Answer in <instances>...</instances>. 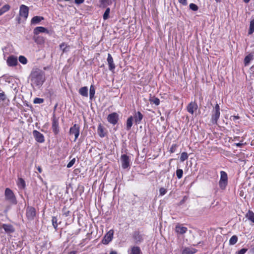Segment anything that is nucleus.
<instances>
[{
    "label": "nucleus",
    "instance_id": "f257e3e1",
    "mask_svg": "<svg viewBox=\"0 0 254 254\" xmlns=\"http://www.w3.org/2000/svg\"><path fill=\"white\" fill-rule=\"evenodd\" d=\"M29 79L32 86H41L45 80L44 72L38 68H33L30 74Z\"/></svg>",
    "mask_w": 254,
    "mask_h": 254
},
{
    "label": "nucleus",
    "instance_id": "f03ea898",
    "mask_svg": "<svg viewBox=\"0 0 254 254\" xmlns=\"http://www.w3.org/2000/svg\"><path fill=\"white\" fill-rule=\"evenodd\" d=\"M4 196L6 200L12 204H16L17 200L13 191L9 188H6L4 191Z\"/></svg>",
    "mask_w": 254,
    "mask_h": 254
},
{
    "label": "nucleus",
    "instance_id": "7ed1b4c3",
    "mask_svg": "<svg viewBox=\"0 0 254 254\" xmlns=\"http://www.w3.org/2000/svg\"><path fill=\"white\" fill-rule=\"evenodd\" d=\"M220 107L218 104H217L214 107L212 112V116L211 122L213 124H217V121L220 117Z\"/></svg>",
    "mask_w": 254,
    "mask_h": 254
},
{
    "label": "nucleus",
    "instance_id": "20e7f679",
    "mask_svg": "<svg viewBox=\"0 0 254 254\" xmlns=\"http://www.w3.org/2000/svg\"><path fill=\"white\" fill-rule=\"evenodd\" d=\"M228 185V176L227 173L221 171L220 172V179L219 182V185L221 190H225Z\"/></svg>",
    "mask_w": 254,
    "mask_h": 254
},
{
    "label": "nucleus",
    "instance_id": "39448f33",
    "mask_svg": "<svg viewBox=\"0 0 254 254\" xmlns=\"http://www.w3.org/2000/svg\"><path fill=\"white\" fill-rule=\"evenodd\" d=\"M80 127L77 124H74L69 129V133L70 135H74V141H75L79 135Z\"/></svg>",
    "mask_w": 254,
    "mask_h": 254
},
{
    "label": "nucleus",
    "instance_id": "423d86ee",
    "mask_svg": "<svg viewBox=\"0 0 254 254\" xmlns=\"http://www.w3.org/2000/svg\"><path fill=\"white\" fill-rule=\"evenodd\" d=\"M121 162L122 167L124 169L128 168L130 166V159L129 157L126 154H122L121 155Z\"/></svg>",
    "mask_w": 254,
    "mask_h": 254
},
{
    "label": "nucleus",
    "instance_id": "0eeeda50",
    "mask_svg": "<svg viewBox=\"0 0 254 254\" xmlns=\"http://www.w3.org/2000/svg\"><path fill=\"white\" fill-rule=\"evenodd\" d=\"M29 10V9L27 6L21 4L19 7V15L26 19L28 16Z\"/></svg>",
    "mask_w": 254,
    "mask_h": 254
},
{
    "label": "nucleus",
    "instance_id": "6e6552de",
    "mask_svg": "<svg viewBox=\"0 0 254 254\" xmlns=\"http://www.w3.org/2000/svg\"><path fill=\"white\" fill-rule=\"evenodd\" d=\"M52 128L55 134L56 135L59 133L60 131L59 121L58 119L56 118L55 116H54L52 119Z\"/></svg>",
    "mask_w": 254,
    "mask_h": 254
},
{
    "label": "nucleus",
    "instance_id": "1a4fd4ad",
    "mask_svg": "<svg viewBox=\"0 0 254 254\" xmlns=\"http://www.w3.org/2000/svg\"><path fill=\"white\" fill-rule=\"evenodd\" d=\"M114 231L113 230H110L105 235L103 240L102 243L104 244L107 245L110 242L113 238Z\"/></svg>",
    "mask_w": 254,
    "mask_h": 254
},
{
    "label": "nucleus",
    "instance_id": "9d476101",
    "mask_svg": "<svg viewBox=\"0 0 254 254\" xmlns=\"http://www.w3.org/2000/svg\"><path fill=\"white\" fill-rule=\"evenodd\" d=\"M107 120L110 123L115 125L118 121L119 115L117 113H111L108 115Z\"/></svg>",
    "mask_w": 254,
    "mask_h": 254
},
{
    "label": "nucleus",
    "instance_id": "9b49d317",
    "mask_svg": "<svg viewBox=\"0 0 254 254\" xmlns=\"http://www.w3.org/2000/svg\"><path fill=\"white\" fill-rule=\"evenodd\" d=\"M33 134L36 141L40 143H43L45 141V138L43 134L39 131L34 130L33 131Z\"/></svg>",
    "mask_w": 254,
    "mask_h": 254
},
{
    "label": "nucleus",
    "instance_id": "f8f14e48",
    "mask_svg": "<svg viewBox=\"0 0 254 254\" xmlns=\"http://www.w3.org/2000/svg\"><path fill=\"white\" fill-rule=\"evenodd\" d=\"M36 215L35 209L33 207H28L26 210V216L28 219L32 220Z\"/></svg>",
    "mask_w": 254,
    "mask_h": 254
},
{
    "label": "nucleus",
    "instance_id": "ddd939ff",
    "mask_svg": "<svg viewBox=\"0 0 254 254\" xmlns=\"http://www.w3.org/2000/svg\"><path fill=\"white\" fill-rule=\"evenodd\" d=\"M133 238L136 244L140 243L143 241V235L138 231H135L133 233Z\"/></svg>",
    "mask_w": 254,
    "mask_h": 254
},
{
    "label": "nucleus",
    "instance_id": "4468645a",
    "mask_svg": "<svg viewBox=\"0 0 254 254\" xmlns=\"http://www.w3.org/2000/svg\"><path fill=\"white\" fill-rule=\"evenodd\" d=\"M7 64L9 66H14L17 64V59L14 56H9L6 61Z\"/></svg>",
    "mask_w": 254,
    "mask_h": 254
},
{
    "label": "nucleus",
    "instance_id": "2eb2a0df",
    "mask_svg": "<svg viewBox=\"0 0 254 254\" xmlns=\"http://www.w3.org/2000/svg\"><path fill=\"white\" fill-rule=\"evenodd\" d=\"M197 104L194 102H191L187 106V111L191 115L197 109Z\"/></svg>",
    "mask_w": 254,
    "mask_h": 254
},
{
    "label": "nucleus",
    "instance_id": "dca6fc26",
    "mask_svg": "<svg viewBox=\"0 0 254 254\" xmlns=\"http://www.w3.org/2000/svg\"><path fill=\"white\" fill-rule=\"evenodd\" d=\"M107 62L109 65V70L113 71L115 68V65L114 63L113 59L110 54H108Z\"/></svg>",
    "mask_w": 254,
    "mask_h": 254
},
{
    "label": "nucleus",
    "instance_id": "f3484780",
    "mask_svg": "<svg viewBox=\"0 0 254 254\" xmlns=\"http://www.w3.org/2000/svg\"><path fill=\"white\" fill-rule=\"evenodd\" d=\"M1 228L4 229V231L7 234H10L14 232V228L10 224H3L1 225Z\"/></svg>",
    "mask_w": 254,
    "mask_h": 254
},
{
    "label": "nucleus",
    "instance_id": "a211bd4d",
    "mask_svg": "<svg viewBox=\"0 0 254 254\" xmlns=\"http://www.w3.org/2000/svg\"><path fill=\"white\" fill-rule=\"evenodd\" d=\"M40 33H48L49 31L48 29L44 27H36L35 28L33 31V33L35 35H37Z\"/></svg>",
    "mask_w": 254,
    "mask_h": 254
},
{
    "label": "nucleus",
    "instance_id": "6ab92c4d",
    "mask_svg": "<svg viewBox=\"0 0 254 254\" xmlns=\"http://www.w3.org/2000/svg\"><path fill=\"white\" fill-rule=\"evenodd\" d=\"M143 117V115L140 112H137L134 113L133 119H134V121L136 124H139L141 123Z\"/></svg>",
    "mask_w": 254,
    "mask_h": 254
},
{
    "label": "nucleus",
    "instance_id": "aec40b11",
    "mask_svg": "<svg viewBox=\"0 0 254 254\" xmlns=\"http://www.w3.org/2000/svg\"><path fill=\"white\" fill-rule=\"evenodd\" d=\"M187 230L188 229L187 227L179 224L177 225L175 227L176 232L180 234H185L187 232Z\"/></svg>",
    "mask_w": 254,
    "mask_h": 254
},
{
    "label": "nucleus",
    "instance_id": "412c9836",
    "mask_svg": "<svg viewBox=\"0 0 254 254\" xmlns=\"http://www.w3.org/2000/svg\"><path fill=\"white\" fill-rule=\"evenodd\" d=\"M44 20V17L40 16H35L31 20V25H36L39 24L41 21Z\"/></svg>",
    "mask_w": 254,
    "mask_h": 254
},
{
    "label": "nucleus",
    "instance_id": "4be33fe9",
    "mask_svg": "<svg viewBox=\"0 0 254 254\" xmlns=\"http://www.w3.org/2000/svg\"><path fill=\"white\" fill-rule=\"evenodd\" d=\"M128 254H140L141 250L139 247L137 246H133L131 248V250L128 251Z\"/></svg>",
    "mask_w": 254,
    "mask_h": 254
},
{
    "label": "nucleus",
    "instance_id": "5701e85b",
    "mask_svg": "<svg viewBox=\"0 0 254 254\" xmlns=\"http://www.w3.org/2000/svg\"><path fill=\"white\" fill-rule=\"evenodd\" d=\"M88 89L87 87H82L79 89V93L80 94V95L83 97H87L88 96Z\"/></svg>",
    "mask_w": 254,
    "mask_h": 254
},
{
    "label": "nucleus",
    "instance_id": "b1692460",
    "mask_svg": "<svg viewBox=\"0 0 254 254\" xmlns=\"http://www.w3.org/2000/svg\"><path fill=\"white\" fill-rule=\"evenodd\" d=\"M17 185L20 189H24L26 186L25 181L21 178H19L18 179Z\"/></svg>",
    "mask_w": 254,
    "mask_h": 254
},
{
    "label": "nucleus",
    "instance_id": "393cba45",
    "mask_svg": "<svg viewBox=\"0 0 254 254\" xmlns=\"http://www.w3.org/2000/svg\"><path fill=\"white\" fill-rule=\"evenodd\" d=\"M97 132L101 137H104L106 135L104 131V128L101 124L99 125L98 127Z\"/></svg>",
    "mask_w": 254,
    "mask_h": 254
},
{
    "label": "nucleus",
    "instance_id": "a878e982",
    "mask_svg": "<svg viewBox=\"0 0 254 254\" xmlns=\"http://www.w3.org/2000/svg\"><path fill=\"white\" fill-rule=\"evenodd\" d=\"M132 122H133V117L132 116H130L127 119V121L126 129L127 130H129L131 128V127L132 126Z\"/></svg>",
    "mask_w": 254,
    "mask_h": 254
},
{
    "label": "nucleus",
    "instance_id": "bb28decb",
    "mask_svg": "<svg viewBox=\"0 0 254 254\" xmlns=\"http://www.w3.org/2000/svg\"><path fill=\"white\" fill-rule=\"evenodd\" d=\"M246 217L254 223V213L252 211L249 210L247 213Z\"/></svg>",
    "mask_w": 254,
    "mask_h": 254
},
{
    "label": "nucleus",
    "instance_id": "cd10ccee",
    "mask_svg": "<svg viewBox=\"0 0 254 254\" xmlns=\"http://www.w3.org/2000/svg\"><path fill=\"white\" fill-rule=\"evenodd\" d=\"M196 251L193 248H187L184 250L182 254H194Z\"/></svg>",
    "mask_w": 254,
    "mask_h": 254
},
{
    "label": "nucleus",
    "instance_id": "c85d7f7f",
    "mask_svg": "<svg viewBox=\"0 0 254 254\" xmlns=\"http://www.w3.org/2000/svg\"><path fill=\"white\" fill-rule=\"evenodd\" d=\"M33 39L34 41L38 44H42L44 42V38L40 36H34Z\"/></svg>",
    "mask_w": 254,
    "mask_h": 254
},
{
    "label": "nucleus",
    "instance_id": "c756f323",
    "mask_svg": "<svg viewBox=\"0 0 254 254\" xmlns=\"http://www.w3.org/2000/svg\"><path fill=\"white\" fill-rule=\"evenodd\" d=\"M10 6L9 4H5L0 9V16L10 9Z\"/></svg>",
    "mask_w": 254,
    "mask_h": 254
},
{
    "label": "nucleus",
    "instance_id": "7c9ffc66",
    "mask_svg": "<svg viewBox=\"0 0 254 254\" xmlns=\"http://www.w3.org/2000/svg\"><path fill=\"white\" fill-rule=\"evenodd\" d=\"M95 94V87L93 85H91L90 87V89H89V97H90V100H92V99L94 97Z\"/></svg>",
    "mask_w": 254,
    "mask_h": 254
},
{
    "label": "nucleus",
    "instance_id": "2f4dec72",
    "mask_svg": "<svg viewBox=\"0 0 254 254\" xmlns=\"http://www.w3.org/2000/svg\"><path fill=\"white\" fill-rule=\"evenodd\" d=\"M253 59V55L249 54L244 59V63L246 65H248L250 61Z\"/></svg>",
    "mask_w": 254,
    "mask_h": 254
},
{
    "label": "nucleus",
    "instance_id": "473e14b6",
    "mask_svg": "<svg viewBox=\"0 0 254 254\" xmlns=\"http://www.w3.org/2000/svg\"><path fill=\"white\" fill-rule=\"evenodd\" d=\"M254 32V20H252L250 22V28L248 34L249 35L252 34Z\"/></svg>",
    "mask_w": 254,
    "mask_h": 254
},
{
    "label": "nucleus",
    "instance_id": "72a5a7b5",
    "mask_svg": "<svg viewBox=\"0 0 254 254\" xmlns=\"http://www.w3.org/2000/svg\"><path fill=\"white\" fill-rule=\"evenodd\" d=\"M238 241V237L236 235H233L229 240V244L231 245H235Z\"/></svg>",
    "mask_w": 254,
    "mask_h": 254
},
{
    "label": "nucleus",
    "instance_id": "f704fd0d",
    "mask_svg": "<svg viewBox=\"0 0 254 254\" xmlns=\"http://www.w3.org/2000/svg\"><path fill=\"white\" fill-rule=\"evenodd\" d=\"M19 61L23 64H26L27 63V59L23 56H20L19 57Z\"/></svg>",
    "mask_w": 254,
    "mask_h": 254
},
{
    "label": "nucleus",
    "instance_id": "c9c22d12",
    "mask_svg": "<svg viewBox=\"0 0 254 254\" xmlns=\"http://www.w3.org/2000/svg\"><path fill=\"white\" fill-rule=\"evenodd\" d=\"M188 155L187 152H183L182 153L180 157V160L182 162H184L186 160L188 159Z\"/></svg>",
    "mask_w": 254,
    "mask_h": 254
},
{
    "label": "nucleus",
    "instance_id": "e433bc0d",
    "mask_svg": "<svg viewBox=\"0 0 254 254\" xmlns=\"http://www.w3.org/2000/svg\"><path fill=\"white\" fill-rule=\"evenodd\" d=\"M110 12V8H107L103 16V18L104 20H106L109 18V14Z\"/></svg>",
    "mask_w": 254,
    "mask_h": 254
},
{
    "label": "nucleus",
    "instance_id": "4c0bfd02",
    "mask_svg": "<svg viewBox=\"0 0 254 254\" xmlns=\"http://www.w3.org/2000/svg\"><path fill=\"white\" fill-rule=\"evenodd\" d=\"M150 101L151 103H153L156 106L159 105L160 104V100L157 98L154 97L150 99Z\"/></svg>",
    "mask_w": 254,
    "mask_h": 254
},
{
    "label": "nucleus",
    "instance_id": "58836bf2",
    "mask_svg": "<svg viewBox=\"0 0 254 254\" xmlns=\"http://www.w3.org/2000/svg\"><path fill=\"white\" fill-rule=\"evenodd\" d=\"M183 171L182 169H177V171H176V175L177 176V178L178 179H181L182 178V176H183Z\"/></svg>",
    "mask_w": 254,
    "mask_h": 254
},
{
    "label": "nucleus",
    "instance_id": "ea45409f",
    "mask_svg": "<svg viewBox=\"0 0 254 254\" xmlns=\"http://www.w3.org/2000/svg\"><path fill=\"white\" fill-rule=\"evenodd\" d=\"M58 219L56 217H53L52 219V224L55 229H57L58 227Z\"/></svg>",
    "mask_w": 254,
    "mask_h": 254
},
{
    "label": "nucleus",
    "instance_id": "a19ab883",
    "mask_svg": "<svg viewBox=\"0 0 254 254\" xmlns=\"http://www.w3.org/2000/svg\"><path fill=\"white\" fill-rule=\"evenodd\" d=\"M67 48L68 46L64 43H63L60 45V48L63 50V52H66L68 51Z\"/></svg>",
    "mask_w": 254,
    "mask_h": 254
},
{
    "label": "nucleus",
    "instance_id": "79ce46f5",
    "mask_svg": "<svg viewBox=\"0 0 254 254\" xmlns=\"http://www.w3.org/2000/svg\"><path fill=\"white\" fill-rule=\"evenodd\" d=\"M190 8L193 11H197L198 9V6L194 3H191L189 5Z\"/></svg>",
    "mask_w": 254,
    "mask_h": 254
},
{
    "label": "nucleus",
    "instance_id": "37998d69",
    "mask_svg": "<svg viewBox=\"0 0 254 254\" xmlns=\"http://www.w3.org/2000/svg\"><path fill=\"white\" fill-rule=\"evenodd\" d=\"M44 102V99L40 98H36L34 100L35 104H41Z\"/></svg>",
    "mask_w": 254,
    "mask_h": 254
},
{
    "label": "nucleus",
    "instance_id": "c03bdc74",
    "mask_svg": "<svg viewBox=\"0 0 254 254\" xmlns=\"http://www.w3.org/2000/svg\"><path fill=\"white\" fill-rule=\"evenodd\" d=\"M177 145L176 144H173L171 146L170 149V151L171 153H174L177 149Z\"/></svg>",
    "mask_w": 254,
    "mask_h": 254
},
{
    "label": "nucleus",
    "instance_id": "a18cd8bd",
    "mask_svg": "<svg viewBox=\"0 0 254 254\" xmlns=\"http://www.w3.org/2000/svg\"><path fill=\"white\" fill-rule=\"evenodd\" d=\"M75 162V158H73L67 165V168L71 167Z\"/></svg>",
    "mask_w": 254,
    "mask_h": 254
},
{
    "label": "nucleus",
    "instance_id": "49530a36",
    "mask_svg": "<svg viewBox=\"0 0 254 254\" xmlns=\"http://www.w3.org/2000/svg\"><path fill=\"white\" fill-rule=\"evenodd\" d=\"M166 192H167V190L164 188H161L159 189V193H160V195H164V194H166Z\"/></svg>",
    "mask_w": 254,
    "mask_h": 254
},
{
    "label": "nucleus",
    "instance_id": "de8ad7c7",
    "mask_svg": "<svg viewBox=\"0 0 254 254\" xmlns=\"http://www.w3.org/2000/svg\"><path fill=\"white\" fill-rule=\"evenodd\" d=\"M6 99V96L3 92L0 93V101H4Z\"/></svg>",
    "mask_w": 254,
    "mask_h": 254
},
{
    "label": "nucleus",
    "instance_id": "09e8293b",
    "mask_svg": "<svg viewBox=\"0 0 254 254\" xmlns=\"http://www.w3.org/2000/svg\"><path fill=\"white\" fill-rule=\"evenodd\" d=\"M247 251V249H242L238 252L237 254H245Z\"/></svg>",
    "mask_w": 254,
    "mask_h": 254
},
{
    "label": "nucleus",
    "instance_id": "8fccbe9b",
    "mask_svg": "<svg viewBox=\"0 0 254 254\" xmlns=\"http://www.w3.org/2000/svg\"><path fill=\"white\" fill-rule=\"evenodd\" d=\"M178 1L183 5L188 4L187 0H178Z\"/></svg>",
    "mask_w": 254,
    "mask_h": 254
},
{
    "label": "nucleus",
    "instance_id": "3c124183",
    "mask_svg": "<svg viewBox=\"0 0 254 254\" xmlns=\"http://www.w3.org/2000/svg\"><path fill=\"white\" fill-rule=\"evenodd\" d=\"M84 1V0H74V2L76 4H80L83 3Z\"/></svg>",
    "mask_w": 254,
    "mask_h": 254
},
{
    "label": "nucleus",
    "instance_id": "603ef678",
    "mask_svg": "<svg viewBox=\"0 0 254 254\" xmlns=\"http://www.w3.org/2000/svg\"><path fill=\"white\" fill-rule=\"evenodd\" d=\"M37 169L40 173H41L42 171V168L40 166L37 167Z\"/></svg>",
    "mask_w": 254,
    "mask_h": 254
},
{
    "label": "nucleus",
    "instance_id": "864d4df0",
    "mask_svg": "<svg viewBox=\"0 0 254 254\" xmlns=\"http://www.w3.org/2000/svg\"><path fill=\"white\" fill-rule=\"evenodd\" d=\"M235 145L237 146V147H241L243 145V143H235Z\"/></svg>",
    "mask_w": 254,
    "mask_h": 254
},
{
    "label": "nucleus",
    "instance_id": "5fc2aeb1",
    "mask_svg": "<svg viewBox=\"0 0 254 254\" xmlns=\"http://www.w3.org/2000/svg\"><path fill=\"white\" fill-rule=\"evenodd\" d=\"M250 252L251 254H254V247L250 250Z\"/></svg>",
    "mask_w": 254,
    "mask_h": 254
},
{
    "label": "nucleus",
    "instance_id": "6e6d98bb",
    "mask_svg": "<svg viewBox=\"0 0 254 254\" xmlns=\"http://www.w3.org/2000/svg\"><path fill=\"white\" fill-rule=\"evenodd\" d=\"M68 254H76V252L72 251L68 253Z\"/></svg>",
    "mask_w": 254,
    "mask_h": 254
},
{
    "label": "nucleus",
    "instance_id": "4d7b16f0",
    "mask_svg": "<svg viewBox=\"0 0 254 254\" xmlns=\"http://www.w3.org/2000/svg\"><path fill=\"white\" fill-rule=\"evenodd\" d=\"M110 254H117V253L115 251H112L110 252Z\"/></svg>",
    "mask_w": 254,
    "mask_h": 254
},
{
    "label": "nucleus",
    "instance_id": "13d9d810",
    "mask_svg": "<svg viewBox=\"0 0 254 254\" xmlns=\"http://www.w3.org/2000/svg\"><path fill=\"white\" fill-rule=\"evenodd\" d=\"M243 0L246 3H248L250 1V0Z\"/></svg>",
    "mask_w": 254,
    "mask_h": 254
},
{
    "label": "nucleus",
    "instance_id": "bf43d9fd",
    "mask_svg": "<svg viewBox=\"0 0 254 254\" xmlns=\"http://www.w3.org/2000/svg\"><path fill=\"white\" fill-rule=\"evenodd\" d=\"M234 118L238 119H239V117H238V116H234Z\"/></svg>",
    "mask_w": 254,
    "mask_h": 254
},
{
    "label": "nucleus",
    "instance_id": "052dcab7",
    "mask_svg": "<svg viewBox=\"0 0 254 254\" xmlns=\"http://www.w3.org/2000/svg\"><path fill=\"white\" fill-rule=\"evenodd\" d=\"M64 0V1H70L71 0Z\"/></svg>",
    "mask_w": 254,
    "mask_h": 254
},
{
    "label": "nucleus",
    "instance_id": "680f3d73",
    "mask_svg": "<svg viewBox=\"0 0 254 254\" xmlns=\"http://www.w3.org/2000/svg\"><path fill=\"white\" fill-rule=\"evenodd\" d=\"M107 0H102L103 2L106 1Z\"/></svg>",
    "mask_w": 254,
    "mask_h": 254
}]
</instances>
